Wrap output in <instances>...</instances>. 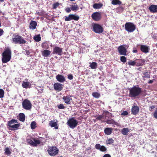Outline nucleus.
I'll use <instances>...</instances> for the list:
<instances>
[{
	"label": "nucleus",
	"mask_w": 157,
	"mask_h": 157,
	"mask_svg": "<svg viewBox=\"0 0 157 157\" xmlns=\"http://www.w3.org/2000/svg\"><path fill=\"white\" fill-rule=\"evenodd\" d=\"M67 123L70 128L73 129L77 125L78 121L75 119L74 117H72L68 120Z\"/></svg>",
	"instance_id": "6"
},
{
	"label": "nucleus",
	"mask_w": 157,
	"mask_h": 157,
	"mask_svg": "<svg viewBox=\"0 0 157 157\" xmlns=\"http://www.w3.org/2000/svg\"><path fill=\"white\" fill-rule=\"evenodd\" d=\"M70 0L71 1H75V0Z\"/></svg>",
	"instance_id": "61"
},
{
	"label": "nucleus",
	"mask_w": 157,
	"mask_h": 157,
	"mask_svg": "<svg viewBox=\"0 0 157 157\" xmlns=\"http://www.w3.org/2000/svg\"><path fill=\"white\" fill-rule=\"evenodd\" d=\"M130 130L131 129H129L127 128H124L121 130V133L124 135H126Z\"/></svg>",
	"instance_id": "26"
},
{
	"label": "nucleus",
	"mask_w": 157,
	"mask_h": 157,
	"mask_svg": "<svg viewBox=\"0 0 157 157\" xmlns=\"http://www.w3.org/2000/svg\"><path fill=\"white\" fill-rule=\"evenodd\" d=\"M93 19L95 21H98L101 18V16L100 13L96 12L93 13L91 16Z\"/></svg>",
	"instance_id": "11"
},
{
	"label": "nucleus",
	"mask_w": 157,
	"mask_h": 157,
	"mask_svg": "<svg viewBox=\"0 0 157 157\" xmlns=\"http://www.w3.org/2000/svg\"><path fill=\"white\" fill-rule=\"evenodd\" d=\"M121 60L123 63H125L126 61V57L124 56H122L121 57Z\"/></svg>",
	"instance_id": "45"
},
{
	"label": "nucleus",
	"mask_w": 157,
	"mask_h": 157,
	"mask_svg": "<svg viewBox=\"0 0 157 157\" xmlns=\"http://www.w3.org/2000/svg\"><path fill=\"white\" fill-rule=\"evenodd\" d=\"M17 120L15 119H12L10 121H8V124L10 127V125H11L14 124L15 123H17Z\"/></svg>",
	"instance_id": "29"
},
{
	"label": "nucleus",
	"mask_w": 157,
	"mask_h": 157,
	"mask_svg": "<svg viewBox=\"0 0 157 157\" xmlns=\"http://www.w3.org/2000/svg\"><path fill=\"white\" fill-rule=\"evenodd\" d=\"M4 0H0V2H2L4 1Z\"/></svg>",
	"instance_id": "60"
},
{
	"label": "nucleus",
	"mask_w": 157,
	"mask_h": 157,
	"mask_svg": "<svg viewBox=\"0 0 157 157\" xmlns=\"http://www.w3.org/2000/svg\"><path fill=\"white\" fill-rule=\"evenodd\" d=\"M154 117L155 118L157 119V109L154 113Z\"/></svg>",
	"instance_id": "50"
},
{
	"label": "nucleus",
	"mask_w": 157,
	"mask_h": 157,
	"mask_svg": "<svg viewBox=\"0 0 157 157\" xmlns=\"http://www.w3.org/2000/svg\"><path fill=\"white\" fill-rule=\"evenodd\" d=\"M103 157H111V155L109 154H106L104 155Z\"/></svg>",
	"instance_id": "56"
},
{
	"label": "nucleus",
	"mask_w": 157,
	"mask_h": 157,
	"mask_svg": "<svg viewBox=\"0 0 157 157\" xmlns=\"http://www.w3.org/2000/svg\"><path fill=\"white\" fill-rule=\"evenodd\" d=\"M19 119L20 121L23 122L25 119V115L23 113H20L19 115Z\"/></svg>",
	"instance_id": "31"
},
{
	"label": "nucleus",
	"mask_w": 157,
	"mask_h": 157,
	"mask_svg": "<svg viewBox=\"0 0 157 157\" xmlns=\"http://www.w3.org/2000/svg\"><path fill=\"white\" fill-rule=\"evenodd\" d=\"M49 125L52 127H55V129L58 128V127L56 126L57 125L56 123L53 121H51L49 123Z\"/></svg>",
	"instance_id": "27"
},
{
	"label": "nucleus",
	"mask_w": 157,
	"mask_h": 157,
	"mask_svg": "<svg viewBox=\"0 0 157 157\" xmlns=\"http://www.w3.org/2000/svg\"><path fill=\"white\" fill-rule=\"evenodd\" d=\"M137 63V60H136L135 61H132L130 60L127 63L128 64L134 66L136 65V64Z\"/></svg>",
	"instance_id": "33"
},
{
	"label": "nucleus",
	"mask_w": 157,
	"mask_h": 157,
	"mask_svg": "<svg viewBox=\"0 0 157 157\" xmlns=\"http://www.w3.org/2000/svg\"><path fill=\"white\" fill-rule=\"evenodd\" d=\"M30 53V52L28 51H26V54L27 55H29Z\"/></svg>",
	"instance_id": "58"
},
{
	"label": "nucleus",
	"mask_w": 157,
	"mask_h": 157,
	"mask_svg": "<svg viewBox=\"0 0 157 157\" xmlns=\"http://www.w3.org/2000/svg\"><path fill=\"white\" fill-rule=\"evenodd\" d=\"M36 89H37L39 93H41L43 92V89H41L39 90L36 87Z\"/></svg>",
	"instance_id": "54"
},
{
	"label": "nucleus",
	"mask_w": 157,
	"mask_h": 157,
	"mask_svg": "<svg viewBox=\"0 0 157 157\" xmlns=\"http://www.w3.org/2000/svg\"><path fill=\"white\" fill-rule=\"evenodd\" d=\"M79 19V17L77 15L73 14H71L68 16H65V20L66 21H71L74 20L75 21H78Z\"/></svg>",
	"instance_id": "9"
},
{
	"label": "nucleus",
	"mask_w": 157,
	"mask_h": 157,
	"mask_svg": "<svg viewBox=\"0 0 157 157\" xmlns=\"http://www.w3.org/2000/svg\"><path fill=\"white\" fill-rule=\"evenodd\" d=\"M79 9V7L77 5H72L71 7V9L73 11H76Z\"/></svg>",
	"instance_id": "32"
},
{
	"label": "nucleus",
	"mask_w": 157,
	"mask_h": 157,
	"mask_svg": "<svg viewBox=\"0 0 157 157\" xmlns=\"http://www.w3.org/2000/svg\"><path fill=\"white\" fill-rule=\"evenodd\" d=\"M132 52L133 53H137V50L136 49H134L133 50Z\"/></svg>",
	"instance_id": "59"
},
{
	"label": "nucleus",
	"mask_w": 157,
	"mask_h": 157,
	"mask_svg": "<svg viewBox=\"0 0 157 157\" xmlns=\"http://www.w3.org/2000/svg\"><path fill=\"white\" fill-rule=\"evenodd\" d=\"M59 4L58 3H55L53 4V8L56 9L59 6Z\"/></svg>",
	"instance_id": "47"
},
{
	"label": "nucleus",
	"mask_w": 157,
	"mask_h": 157,
	"mask_svg": "<svg viewBox=\"0 0 157 157\" xmlns=\"http://www.w3.org/2000/svg\"><path fill=\"white\" fill-rule=\"evenodd\" d=\"M106 117L103 115H98L96 116V119L99 120H101L102 119H104Z\"/></svg>",
	"instance_id": "42"
},
{
	"label": "nucleus",
	"mask_w": 157,
	"mask_h": 157,
	"mask_svg": "<svg viewBox=\"0 0 157 157\" xmlns=\"http://www.w3.org/2000/svg\"><path fill=\"white\" fill-rule=\"evenodd\" d=\"M92 95L94 97L96 98H98L100 96V94L98 92H93L92 94Z\"/></svg>",
	"instance_id": "37"
},
{
	"label": "nucleus",
	"mask_w": 157,
	"mask_h": 157,
	"mask_svg": "<svg viewBox=\"0 0 157 157\" xmlns=\"http://www.w3.org/2000/svg\"><path fill=\"white\" fill-rule=\"evenodd\" d=\"M154 80H155V79H153L152 80H150L148 82V83L149 84H151L153 82Z\"/></svg>",
	"instance_id": "57"
},
{
	"label": "nucleus",
	"mask_w": 157,
	"mask_h": 157,
	"mask_svg": "<svg viewBox=\"0 0 157 157\" xmlns=\"http://www.w3.org/2000/svg\"><path fill=\"white\" fill-rule=\"evenodd\" d=\"M128 114V112L127 111H123L121 114V115L125 116L127 115Z\"/></svg>",
	"instance_id": "49"
},
{
	"label": "nucleus",
	"mask_w": 157,
	"mask_h": 157,
	"mask_svg": "<svg viewBox=\"0 0 157 157\" xmlns=\"http://www.w3.org/2000/svg\"><path fill=\"white\" fill-rule=\"evenodd\" d=\"M148 9L151 12L155 13L157 12V5H151L149 7Z\"/></svg>",
	"instance_id": "18"
},
{
	"label": "nucleus",
	"mask_w": 157,
	"mask_h": 157,
	"mask_svg": "<svg viewBox=\"0 0 157 157\" xmlns=\"http://www.w3.org/2000/svg\"><path fill=\"white\" fill-rule=\"evenodd\" d=\"M19 126L20 124H15L13 125H10L9 128L11 130H15L17 129Z\"/></svg>",
	"instance_id": "20"
},
{
	"label": "nucleus",
	"mask_w": 157,
	"mask_h": 157,
	"mask_svg": "<svg viewBox=\"0 0 157 157\" xmlns=\"http://www.w3.org/2000/svg\"><path fill=\"white\" fill-rule=\"evenodd\" d=\"M41 46L43 48L48 49L49 48V44L48 42H45L42 44Z\"/></svg>",
	"instance_id": "28"
},
{
	"label": "nucleus",
	"mask_w": 157,
	"mask_h": 157,
	"mask_svg": "<svg viewBox=\"0 0 157 157\" xmlns=\"http://www.w3.org/2000/svg\"><path fill=\"white\" fill-rule=\"evenodd\" d=\"M93 29L94 31L97 33H101L103 31L102 27L100 25L97 24L93 25Z\"/></svg>",
	"instance_id": "7"
},
{
	"label": "nucleus",
	"mask_w": 157,
	"mask_h": 157,
	"mask_svg": "<svg viewBox=\"0 0 157 157\" xmlns=\"http://www.w3.org/2000/svg\"><path fill=\"white\" fill-rule=\"evenodd\" d=\"M71 8H70L69 7L65 9V11L67 13H69L71 11Z\"/></svg>",
	"instance_id": "53"
},
{
	"label": "nucleus",
	"mask_w": 157,
	"mask_h": 157,
	"mask_svg": "<svg viewBox=\"0 0 157 157\" xmlns=\"http://www.w3.org/2000/svg\"><path fill=\"white\" fill-rule=\"evenodd\" d=\"M102 4L101 3H95L93 5V7L95 9H99L102 6Z\"/></svg>",
	"instance_id": "30"
},
{
	"label": "nucleus",
	"mask_w": 157,
	"mask_h": 157,
	"mask_svg": "<svg viewBox=\"0 0 157 157\" xmlns=\"http://www.w3.org/2000/svg\"><path fill=\"white\" fill-rule=\"evenodd\" d=\"M118 50L120 55L124 56L126 55L127 50L124 47V45H122L119 46L118 48Z\"/></svg>",
	"instance_id": "10"
},
{
	"label": "nucleus",
	"mask_w": 157,
	"mask_h": 157,
	"mask_svg": "<svg viewBox=\"0 0 157 157\" xmlns=\"http://www.w3.org/2000/svg\"><path fill=\"white\" fill-rule=\"evenodd\" d=\"M12 39V42L15 44H25L26 43V41L20 36L18 35L14 36V37Z\"/></svg>",
	"instance_id": "3"
},
{
	"label": "nucleus",
	"mask_w": 157,
	"mask_h": 157,
	"mask_svg": "<svg viewBox=\"0 0 157 157\" xmlns=\"http://www.w3.org/2000/svg\"><path fill=\"white\" fill-rule=\"evenodd\" d=\"M136 26L131 22H126L125 25V29L128 32H132L136 29Z\"/></svg>",
	"instance_id": "4"
},
{
	"label": "nucleus",
	"mask_w": 157,
	"mask_h": 157,
	"mask_svg": "<svg viewBox=\"0 0 157 157\" xmlns=\"http://www.w3.org/2000/svg\"><path fill=\"white\" fill-rule=\"evenodd\" d=\"M112 4L113 5H116L117 4L121 5V2L119 0H113Z\"/></svg>",
	"instance_id": "36"
},
{
	"label": "nucleus",
	"mask_w": 157,
	"mask_h": 157,
	"mask_svg": "<svg viewBox=\"0 0 157 157\" xmlns=\"http://www.w3.org/2000/svg\"><path fill=\"white\" fill-rule=\"evenodd\" d=\"M5 154L6 155H10L11 153V149L9 147H6L5 150Z\"/></svg>",
	"instance_id": "34"
},
{
	"label": "nucleus",
	"mask_w": 157,
	"mask_h": 157,
	"mask_svg": "<svg viewBox=\"0 0 157 157\" xmlns=\"http://www.w3.org/2000/svg\"><path fill=\"white\" fill-rule=\"evenodd\" d=\"M107 113H108L109 114H111V113H109V112H107Z\"/></svg>",
	"instance_id": "62"
},
{
	"label": "nucleus",
	"mask_w": 157,
	"mask_h": 157,
	"mask_svg": "<svg viewBox=\"0 0 157 157\" xmlns=\"http://www.w3.org/2000/svg\"><path fill=\"white\" fill-rule=\"evenodd\" d=\"M3 33V30L1 29H0V36H1L2 35Z\"/></svg>",
	"instance_id": "55"
},
{
	"label": "nucleus",
	"mask_w": 157,
	"mask_h": 157,
	"mask_svg": "<svg viewBox=\"0 0 157 157\" xmlns=\"http://www.w3.org/2000/svg\"><path fill=\"white\" fill-rule=\"evenodd\" d=\"M90 63V67L91 69H95L97 68V63L95 62H93Z\"/></svg>",
	"instance_id": "35"
},
{
	"label": "nucleus",
	"mask_w": 157,
	"mask_h": 157,
	"mask_svg": "<svg viewBox=\"0 0 157 157\" xmlns=\"http://www.w3.org/2000/svg\"><path fill=\"white\" fill-rule=\"evenodd\" d=\"M149 47L144 45H140L141 51L145 53H147L149 52Z\"/></svg>",
	"instance_id": "16"
},
{
	"label": "nucleus",
	"mask_w": 157,
	"mask_h": 157,
	"mask_svg": "<svg viewBox=\"0 0 157 157\" xmlns=\"http://www.w3.org/2000/svg\"><path fill=\"white\" fill-rule=\"evenodd\" d=\"M28 142L29 144H30L34 146V141H33L32 140H28Z\"/></svg>",
	"instance_id": "46"
},
{
	"label": "nucleus",
	"mask_w": 157,
	"mask_h": 157,
	"mask_svg": "<svg viewBox=\"0 0 157 157\" xmlns=\"http://www.w3.org/2000/svg\"><path fill=\"white\" fill-rule=\"evenodd\" d=\"M129 96L132 99H135L138 97L142 92L141 88L138 86H134L129 88Z\"/></svg>",
	"instance_id": "1"
},
{
	"label": "nucleus",
	"mask_w": 157,
	"mask_h": 157,
	"mask_svg": "<svg viewBox=\"0 0 157 157\" xmlns=\"http://www.w3.org/2000/svg\"><path fill=\"white\" fill-rule=\"evenodd\" d=\"M155 108V105L150 106L149 108V110L150 111H151L153 109Z\"/></svg>",
	"instance_id": "52"
},
{
	"label": "nucleus",
	"mask_w": 157,
	"mask_h": 157,
	"mask_svg": "<svg viewBox=\"0 0 157 157\" xmlns=\"http://www.w3.org/2000/svg\"><path fill=\"white\" fill-rule=\"evenodd\" d=\"M4 94V91L2 89H0V98L3 97Z\"/></svg>",
	"instance_id": "44"
},
{
	"label": "nucleus",
	"mask_w": 157,
	"mask_h": 157,
	"mask_svg": "<svg viewBox=\"0 0 157 157\" xmlns=\"http://www.w3.org/2000/svg\"><path fill=\"white\" fill-rule=\"evenodd\" d=\"M139 108L138 106L136 105H133L131 109L132 113L133 115H136L139 112Z\"/></svg>",
	"instance_id": "17"
},
{
	"label": "nucleus",
	"mask_w": 157,
	"mask_h": 157,
	"mask_svg": "<svg viewBox=\"0 0 157 157\" xmlns=\"http://www.w3.org/2000/svg\"><path fill=\"white\" fill-rule=\"evenodd\" d=\"M68 78L69 79L71 80L73 79V77L72 75L69 74L68 75Z\"/></svg>",
	"instance_id": "51"
},
{
	"label": "nucleus",
	"mask_w": 157,
	"mask_h": 157,
	"mask_svg": "<svg viewBox=\"0 0 157 157\" xmlns=\"http://www.w3.org/2000/svg\"><path fill=\"white\" fill-rule=\"evenodd\" d=\"M51 52L50 51L47 50H44L42 52V56L44 57H47L49 56Z\"/></svg>",
	"instance_id": "21"
},
{
	"label": "nucleus",
	"mask_w": 157,
	"mask_h": 157,
	"mask_svg": "<svg viewBox=\"0 0 157 157\" xmlns=\"http://www.w3.org/2000/svg\"><path fill=\"white\" fill-rule=\"evenodd\" d=\"M47 151L50 155L55 156L58 154L59 150L56 147L52 146L49 147Z\"/></svg>",
	"instance_id": "5"
},
{
	"label": "nucleus",
	"mask_w": 157,
	"mask_h": 157,
	"mask_svg": "<svg viewBox=\"0 0 157 157\" xmlns=\"http://www.w3.org/2000/svg\"><path fill=\"white\" fill-rule=\"evenodd\" d=\"M95 147L96 149L99 150L100 151L104 152L106 151L107 149L104 146H101L99 144H97L95 145Z\"/></svg>",
	"instance_id": "15"
},
{
	"label": "nucleus",
	"mask_w": 157,
	"mask_h": 157,
	"mask_svg": "<svg viewBox=\"0 0 157 157\" xmlns=\"http://www.w3.org/2000/svg\"><path fill=\"white\" fill-rule=\"evenodd\" d=\"M113 142L114 140L111 138L108 139L106 141V143L108 144L113 143Z\"/></svg>",
	"instance_id": "43"
},
{
	"label": "nucleus",
	"mask_w": 157,
	"mask_h": 157,
	"mask_svg": "<svg viewBox=\"0 0 157 157\" xmlns=\"http://www.w3.org/2000/svg\"><path fill=\"white\" fill-rule=\"evenodd\" d=\"M104 122L109 124H113L114 125L117 126H118V124L117 122H116L113 119L105 121H104Z\"/></svg>",
	"instance_id": "23"
},
{
	"label": "nucleus",
	"mask_w": 157,
	"mask_h": 157,
	"mask_svg": "<svg viewBox=\"0 0 157 157\" xmlns=\"http://www.w3.org/2000/svg\"><path fill=\"white\" fill-rule=\"evenodd\" d=\"M142 77L144 80V78H150V75L147 72L144 73Z\"/></svg>",
	"instance_id": "39"
},
{
	"label": "nucleus",
	"mask_w": 157,
	"mask_h": 157,
	"mask_svg": "<svg viewBox=\"0 0 157 157\" xmlns=\"http://www.w3.org/2000/svg\"><path fill=\"white\" fill-rule=\"evenodd\" d=\"M37 25V23L35 21H31L30 23L29 27L30 29H34L36 28Z\"/></svg>",
	"instance_id": "25"
},
{
	"label": "nucleus",
	"mask_w": 157,
	"mask_h": 157,
	"mask_svg": "<svg viewBox=\"0 0 157 157\" xmlns=\"http://www.w3.org/2000/svg\"><path fill=\"white\" fill-rule=\"evenodd\" d=\"M71 97V96L69 95L64 96L63 97L62 99L66 104L70 105L71 103V100H72Z\"/></svg>",
	"instance_id": "14"
},
{
	"label": "nucleus",
	"mask_w": 157,
	"mask_h": 157,
	"mask_svg": "<svg viewBox=\"0 0 157 157\" xmlns=\"http://www.w3.org/2000/svg\"><path fill=\"white\" fill-rule=\"evenodd\" d=\"M36 122L33 121L30 124L31 128L32 129H34L36 127Z\"/></svg>",
	"instance_id": "41"
},
{
	"label": "nucleus",
	"mask_w": 157,
	"mask_h": 157,
	"mask_svg": "<svg viewBox=\"0 0 157 157\" xmlns=\"http://www.w3.org/2000/svg\"><path fill=\"white\" fill-rule=\"evenodd\" d=\"M54 88L55 90L60 91L63 88V85L58 82L54 84Z\"/></svg>",
	"instance_id": "12"
},
{
	"label": "nucleus",
	"mask_w": 157,
	"mask_h": 157,
	"mask_svg": "<svg viewBox=\"0 0 157 157\" xmlns=\"http://www.w3.org/2000/svg\"><path fill=\"white\" fill-rule=\"evenodd\" d=\"M11 57V51L9 48L6 49L2 54V62L3 63H6L9 61Z\"/></svg>",
	"instance_id": "2"
},
{
	"label": "nucleus",
	"mask_w": 157,
	"mask_h": 157,
	"mask_svg": "<svg viewBox=\"0 0 157 157\" xmlns=\"http://www.w3.org/2000/svg\"><path fill=\"white\" fill-rule=\"evenodd\" d=\"M37 42H39L40 40L41 37L39 35H36L33 38Z\"/></svg>",
	"instance_id": "38"
},
{
	"label": "nucleus",
	"mask_w": 157,
	"mask_h": 157,
	"mask_svg": "<svg viewBox=\"0 0 157 157\" xmlns=\"http://www.w3.org/2000/svg\"><path fill=\"white\" fill-rule=\"evenodd\" d=\"M62 48L59 47H55L53 49V52L59 55H61L62 53Z\"/></svg>",
	"instance_id": "13"
},
{
	"label": "nucleus",
	"mask_w": 157,
	"mask_h": 157,
	"mask_svg": "<svg viewBox=\"0 0 157 157\" xmlns=\"http://www.w3.org/2000/svg\"><path fill=\"white\" fill-rule=\"evenodd\" d=\"M23 108L26 110H29L32 108V104L27 99L25 100L22 102Z\"/></svg>",
	"instance_id": "8"
},
{
	"label": "nucleus",
	"mask_w": 157,
	"mask_h": 157,
	"mask_svg": "<svg viewBox=\"0 0 157 157\" xmlns=\"http://www.w3.org/2000/svg\"><path fill=\"white\" fill-rule=\"evenodd\" d=\"M113 129L111 128H106L104 130L105 134L107 135H110Z\"/></svg>",
	"instance_id": "22"
},
{
	"label": "nucleus",
	"mask_w": 157,
	"mask_h": 157,
	"mask_svg": "<svg viewBox=\"0 0 157 157\" xmlns=\"http://www.w3.org/2000/svg\"><path fill=\"white\" fill-rule=\"evenodd\" d=\"M22 86L23 87L25 88H30L31 86V84L28 82H23Z\"/></svg>",
	"instance_id": "24"
},
{
	"label": "nucleus",
	"mask_w": 157,
	"mask_h": 157,
	"mask_svg": "<svg viewBox=\"0 0 157 157\" xmlns=\"http://www.w3.org/2000/svg\"><path fill=\"white\" fill-rule=\"evenodd\" d=\"M56 78L58 82L61 83L63 82L65 80L64 76L60 75H57L56 76Z\"/></svg>",
	"instance_id": "19"
},
{
	"label": "nucleus",
	"mask_w": 157,
	"mask_h": 157,
	"mask_svg": "<svg viewBox=\"0 0 157 157\" xmlns=\"http://www.w3.org/2000/svg\"><path fill=\"white\" fill-rule=\"evenodd\" d=\"M58 108L60 109H64L65 108V107L63 104H60L58 105Z\"/></svg>",
	"instance_id": "48"
},
{
	"label": "nucleus",
	"mask_w": 157,
	"mask_h": 157,
	"mask_svg": "<svg viewBox=\"0 0 157 157\" xmlns=\"http://www.w3.org/2000/svg\"><path fill=\"white\" fill-rule=\"evenodd\" d=\"M33 140L34 143V146H36L37 145L40 144V142L39 140L36 139L35 138H34Z\"/></svg>",
	"instance_id": "40"
}]
</instances>
